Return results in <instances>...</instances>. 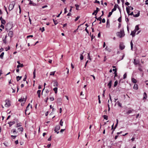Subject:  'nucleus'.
Instances as JSON below:
<instances>
[{"label": "nucleus", "mask_w": 148, "mask_h": 148, "mask_svg": "<svg viewBox=\"0 0 148 148\" xmlns=\"http://www.w3.org/2000/svg\"><path fill=\"white\" fill-rule=\"evenodd\" d=\"M125 35V34L123 31H121L120 32H118L117 33V36H119L120 38L123 37Z\"/></svg>", "instance_id": "f257e3e1"}, {"label": "nucleus", "mask_w": 148, "mask_h": 148, "mask_svg": "<svg viewBox=\"0 0 148 148\" xmlns=\"http://www.w3.org/2000/svg\"><path fill=\"white\" fill-rule=\"evenodd\" d=\"M60 127L59 125L56 126L54 129V131L55 132H56L57 134H58L59 133V132L58 131L60 129Z\"/></svg>", "instance_id": "f03ea898"}, {"label": "nucleus", "mask_w": 148, "mask_h": 148, "mask_svg": "<svg viewBox=\"0 0 148 148\" xmlns=\"http://www.w3.org/2000/svg\"><path fill=\"white\" fill-rule=\"evenodd\" d=\"M5 105L6 107H8L10 106V103L9 100H6L5 101Z\"/></svg>", "instance_id": "7ed1b4c3"}, {"label": "nucleus", "mask_w": 148, "mask_h": 148, "mask_svg": "<svg viewBox=\"0 0 148 148\" xmlns=\"http://www.w3.org/2000/svg\"><path fill=\"white\" fill-rule=\"evenodd\" d=\"M15 4L12 3L9 5L8 9L10 11L12 10L14 8Z\"/></svg>", "instance_id": "20e7f679"}, {"label": "nucleus", "mask_w": 148, "mask_h": 148, "mask_svg": "<svg viewBox=\"0 0 148 148\" xmlns=\"http://www.w3.org/2000/svg\"><path fill=\"white\" fill-rule=\"evenodd\" d=\"M134 111V109L130 108V109L127 111L126 112L125 114L127 115H129V114Z\"/></svg>", "instance_id": "39448f33"}, {"label": "nucleus", "mask_w": 148, "mask_h": 148, "mask_svg": "<svg viewBox=\"0 0 148 148\" xmlns=\"http://www.w3.org/2000/svg\"><path fill=\"white\" fill-rule=\"evenodd\" d=\"M125 46L123 44L121 43L119 45V48L121 50H122L125 48Z\"/></svg>", "instance_id": "423d86ee"}, {"label": "nucleus", "mask_w": 148, "mask_h": 148, "mask_svg": "<svg viewBox=\"0 0 148 148\" xmlns=\"http://www.w3.org/2000/svg\"><path fill=\"white\" fill-rule=\"evenodd\" d=\"M8 35L10 38L12 37L13 35V32L12 31H10L8 33Z\"/></svg>", "instance_id": "0eeeda50"}, {"label": "nucleus", "mask_w": 148, "mask_h": 148, "mask_svg": "<svg viewBox=\"0 0 148 148\" xmlns=\"http://www.w3.org/2000/svg\"><path fill=\"white\" fill-rule=\"evenodd\" d=\"M99 10V8H97L96 10L94 11V12L92 13V14L94 15L95 14V15H96L97 13H98Z\"/></svg>", "instance_id": "6e6552de"}, {"label": "nucleus", "mask_w": 148, "mask_h": 148, "mask_svg": "<svg viewBox=\"0 0 148 148\" xmlns=\"http://www.w3.org/2000/svg\"><path fill=\"white\" fill-rule=\"evenodd\" d=\"M117 6H118V5L117 4H115L114 5V8L112 9V12H113L114 11L116 10V8L117 7Z\"/></svg>", "instance_id": "1a4fd4ad"}, {"label": "nucleus", "mask_w": 148, "mask_h": 148, "mask_svg": "<svg viewBox=\"0 0 148 148\" xmlns=\"http://www.w3.org/2000/svg\"><path fill=\"white\" fill-rule=\"evenodd\" d=\"M110 27V21L109 19H108L107 20L106 26V27L107 28H109Z\"/></svg>", "instance_id": "9d476101"}, {"label": "nucleus", "mask_w": 148, "mask_h": 148, "mask_svg": "<svg viewBox=\"0 0 148 148\" xmlns=\"http://www.w3.org/2000/svg\"><path fill=\"white\" fill-rule=\"evenodd\" d=\"M133 63L134 65H136L139 64V61L138 60H136V59H134Z\"/></svg>", "instance_id": "9b49d317"}, {"label": "nucleus", "mask_w": 148, "mask_h": 148, "mask_svg": "<svg viewBox=\"0 0 148 148\" xmlns=\"http://www.w3.org/2000/svg\"><path fill=\"white\" fill-rule=\"evenodd\" d=\"M136 32V31L135 30L132 31L131 32L130 35H132V37H134L135 36V34Z\"/></svg>", "instance_id": "f8f14e48"}, {"label": "nucleus", "mask_w": 148, "mask_h": 148, "mask_svg": "<svg viewBox=\"0 0 148 148\" xmlns=\"http://www.w3.org/2000/svg\"><path fill=\"white\" fill-rule=\"evenodd\" d=\"M112 83V80H110L109 83L107 85L108 86L109 88H110L111 87Z\"/></svg>", "instance_id": "ddd939ff"}, {"label": "nucleus", "mask_w": 148, "mask_h": 148, "mask_svg": "<svg viewBox=\"0 0 148 148\" xmlns=\"http://www.w3.org/2000/svg\"><path fill=\"white\" fill-rule=\"evenodd\" d=\"M15 123V121H11L8 123L9 124V126H11L13 125Z\"/></svg>", "instance_id": "4468645a"}, {"label": "nucleus", "mask_w": 148, "mask_h": 148, "mask_svg": "<svg viewBox=\"0 0 148 148\" xmlns=\"http://www.w3.org/2000/svg\"><path fill=\"white\" fill-rule=\"evenodd\" d=\"M41 91L40 90H38L37 92V93L38 95V97L39 98H40V97Z\"/></svg>", "instance_id": "2eb2a0df"}, {"label": "nucleus", "mask_w": 148, "mask_h": 148, "mask_svg": "<svg viewBox=\"0 0 148 148\" xmlns=\"http://www.w3.org/2000/svg\"><path fill=\"white\" fill-rule=\"evenodd\" d=\"M132 81L133 83L134 84H136L137 82L136 80L134 78H132Z\"/></svg>", "instance_id": "dca6fc26"}, {"label": "nucleus", "mask_w": 148, "mask_h": 148, "mask_svg": "<svg viewBox=\"0 0 148 148\" xmlns=\"http://www.w3.org/2000/svg\"><path fill=\"white\" fill-rule=\"evenodd\" d=\"M133 88L135 90H137L138 89V85L137 84H134L133 87Z\"/></svg>", "instance_id": "f3484780"}, {"label": "nucleus", "mask_w": 148, "mask_h": 148, "mask_svg": "<svg viewBox=\"0 0 148 148\" xmlns=\"http://www.w3.org/2000/svg\"><path fill=\"white\" fill-rule=\"evenodd\" d=\"M140 15V12H139V11H138V13H137V14H134L133 15V16L134 17H138V16H139Z\"/></svg>", "instance_id": "a211bd4d"}, {"label": "nucleus", "mask_w": 148, "mask_h": 148, "mask_svg": "<svg viewBox=\"0 0 148 148\" xmlns=\"http://www.w3.org/2000/svg\"><path fill=\"white\" fill-rule=\"evenodd\" d=\"M24 66V65L23 64H20L18 65L17 66V68H18L19 67H23Z\"/></svg>", "instance_id": "6ab92c4d"}, {"label": "nucleus", "mask_w": 148, "mask_h": 148, "mask_svg": "<svg viewBox=\"0 0 148 148\" xmlns=\"http://www.w3.org/2000/svg\"><path fill=\"white\" fill-rule=\"evenodd\" d=\"M12 132H13V133L14 134H17V132H16L15 129H14L12 130Z\"/></svg>", "instance_id": "aec40b11"}, {"label": "nucleus", "mask_w": 148, "mask_h": 148, "mask_svg": "<svg viewBox=\"0 0 148 148\" xmlns=\"http://www.w3.org/2000/svg\"><path fill=\"white\" fill-rule=\"evenodd\" d=\"M144 97L143 99H146V98H147V94L145 92H144Z\"/></svg>", "instance_id": "412c9836"}, {"label": "nucleus", "mask_w": 148, "mask_h": 148, "mask_svg": "<svg viewBox=\"0 0 148 148\" xmlns=\"http://www.w3.org/2000/svg\"><path fill=\"white\" fill-rule=\"evenodd\" d=\"M84 52V51H83V53H82L81 54H80V58L81 60H83L84 59V56H83V54Z\"/></svg>", "instance_id": "4be33fe9"}, {"label": "nucleus", "mask_w": 148, "mask_h": 148, "mask_svg": "<svg viewBox=\"0 0 148 148\" xmlns=\"http://www.w3.org/2000/svg\"><path fill=\"white\" fill-rule=\"evenodd\" d=\"M22 76H18L16 77V80L17 81H18L19 80H20Z\"/></svg>", "instance_id": "5701e85b"}, {"label": "nucleus", "mask_w": 148, "mask_h": 148, "mask_svg": "<svg viewBox=\"0 0 148 148\" xmlns=\"http://www.w3.org/2000/svg\"><path fill=\"white\" fill-rule=\"evenodd\" d=\"M54 86H58V83L57 81H55L53 83Z\"/></svg>", "instance_id": "b1692460"}, {"label": "nucleus", "mask_w": 148, "mask_h": 148, "mask_svg": "<svg viewBox=\"0 0 148 148\" xmlns=\"http://www.w3.org/2000/svg\"><path fill=\"white\" fill-rule=\"evenodd\" d=\"M36 69H34V71L33 72V78L34 79L36 77Z\"/></svg>", "instance_id": "393cba45"}, {"label": "nucleus", "mask_w": 148, "mask_h": 148, "mask_svg": "<svg viewBox=\"0 0 148 148\" xmlns=\"http://www.w3.org/2000/svg\"><path fill=\"white\" fill-rule=\"evenodd\" d=\"M139 28L138 25H136L135 27V29L134 30L136 31V32L139 29Z\"/></svg>", "instance_id": "a878e982"}, {"label": "nucleus", "mask_w": 148, "mask_h": 148, "mask_svg": "<svg viewBox=\"0 0 148 148\" xmlns=\"http://www.w3.org/2000/svg\"><path fill=\"white\" fill-rule=\"evenodd\" d=\"M53 90L55 92V93H57V92L58 88L57 87H55L53 89Z\"/></svg>", "instance_id": "bb28decb"}, {"label": "nucleus", "mask_w": 148, "mask_h": 148, "mask_svg": "<svg viewBox=\"0 0 148 148\" xmlns=\"http://www.w3.org/2000/svg\"><path fill=\"white\" fill-rule=\"evenodd\" d=\"M4 55V52H3L1 53L0 55V57L1 59L3 58V56Z\"/></svg>", "instance_id": "cd10ccee"}, {"label": "nucleus", "mask_w": 148, "mask_h": 148, "mask_svg": "<svg viewBox=\"0 0 148 148\" xmlns=\"http://www.w3.org/2000/svg\"><path fill=\"white\" fill-rule=\"evenodd\" d=\"M126 10L127 12V13L128 15H129V14H130V9L128 8L127 7L126 8Z\"/></svg>", "instance_id": "c85d7f7f"}, {"label": "nucleus", "mask_w": 148, "mask_h": 148, "mask_svg": "<svg viewBox=\"0 0 148 148\" xmlns=\"http://www.w3.org/2000/svg\"><path fill=\"white\" fill-rule=\"evenodd\" d=\"M1 23L2 24H4V25L5 23H6L4 19L1 20Z\"/></svg>", "instance_id": "c756f323"}, {"label": "nucleus", "mask_w": 148, "mask_h": 148, "mask_svg": "<svg viewBox=\"0 0 148 148\" xmlns=\"http://www.w3.org/2000/svg\"><path fill=\"white\" fill-rule=\"evenodd\" d=\"M130 45H131V50H132L133 49V44L132 41H131L130 42Z\"/></svg>", "instance_id": "7c9ffc66"}, {"label": "nucleus", "mask_w": 148, "mask_h": 148, "mask_svg": "<svg viewBox=\"0 0 148 148\" xmlns=\"http://www.w3.org/2000/svg\"><path fill=\"white\" fill-rule=\"evenodd\" d=\"M55 72H56V71H53V72H51L50 73V75H54L55 73Z\"/></svg>", "instance_id": "2f4dec72"}, {"label": "nucleus", "mask_w": 148, "mask_h": 148, "mask_svg": "<svg viewBox=\"0 0 148 148\" xmlns=\"http://www.w3.org/2000/svg\"><path fill=\"white\" fill-rule=\"evenodd\" d=\"M103 117L104 119H105L106 120H107L108 119V116H107L106 115H104L103 116Z\"/></svg>", "instance_id": "473e14b6"}, {"label": "nucleus", "mask_w": 148, "mask_h": 148, "mask_svg": "<svg viewBox=\"0 0 148 148\" xmlns=\"http://www.w3.org/2000/svg\"><path fill=\"white\" fill-rule=\"evenodd\" d=\"M62 101V99L61 98H58L57 99V101L58 102L61 103Z\"/></svg>", "instance_id": "72a5a7b5"}, {"label": "nucleus", "mask_w": 148, "mask_h": 148, "mask_svg": "<svg viewBox=\"0 0 148 148\" xmlns=\"http://www.w3.org/2000/svg\"><path fill=\"white\" fill-rule=\"evenodd\" d=\"M18 130L19 131H21L22 132L23 131V127H19L18 129Z\"/></svg>", "instance_id": "f704fd0d"}, {"label": "nucleus", "mask_w": 148, "mask_h": 148, "mask_svg": "<svg viewBox=\"0 0 148 148\" xmlns=\"http://www.w3.org/2000/svg\"><path fill=\"white\" fill-rule=\"evenodd\" d=\"M118 84V81H116L114 82V87H115Z\"/></svg>", "instance_id": "c9c22d12"}, {"label": "nucleus", "mask_w": 148, "mask_h": 148, "mask_svg": "<svg viewBox=\"0 0 148 148\" xmlns=\"http://www.w3.org/2000/svg\"><path fill=\"white\" fill-rule=\"evenodd\" d=\"M53 21L55 25H56L58 23V22L57 21L55 20L54 19H53Z\"/></svg>", "instance_id": "e433bc0d"}, {"label": "nucleus", "mask_w": 148, "mask_h": 148, "mask_svg": "<svg viewBox=\"0 0 148 148\" xmlns=\"http://www.w3.org/2000/svg\"><path fill=\"white\" fill-rule=\"evenodd\" d=\"M63 122L62 121V119H61L60 121V124L61 126H63Z\"/></svg>", "instance_id": "4c0bfd02"}, {"label": "nucleus", "mask_w": 148, "mask_h": 148, "mask_svg": "<svg viewBox=\"0 0 148 148\" xmlns=\"http://www.w3.org/2000/svg\"><path fill=\"white\" fill-rule=\"evenodd\" d=\"M113 12H112V11H111V12H109V14H108V17H110V16L112 15V13Z\"/></svg>", "instance_id": "58836bf2"}, {"label": "nucleus", "mask_w": 148, "mask_h": 148, "mask_svg": "<svg viewBox=\"0 0 148 148\" xmlns=\"http://www.w3.org/2000/svg\"><path fill=\"white\" fill-rule=\"evenodd\" d=\"M75 7H76V10H79V5L77 4H76L75 5Z\"/></svg>", "instance_id": "ea45409f"}, {"label": "nucleus", "mask_w": 148, "mask_h": 148, "mask_svg": "<svg viewBox=\"0 0 148 148\" xmlns=\"http://www.w3.org/2000/svg\"><path fill=\"white\" fill-rule=\"evenodd\" d=\"M127 77L126 73H125L123 75V79H125Z\"/></svg>", "instance_id": "a19ab883"}, {"label": "nucleus", "mask_w": 148, "mask_h": 148, "mask_svg": "<svg viewBox=\"0 0 148 148\" xmlns=\"http://www.w3.org/2000/svg\"><path fill=\"white\" fill-rule=\"evenodd\" d=\"M88 58L89 59V60H91V59L90 57V53H88Z\"/></svg>", "instance_id": "79ce46f5"}, {"label": "nucleus", "mask_w": 148, "mask_h": 148, "mask_svg": "<svg viewBox=\"0 0 148 148\" xmlns=\"http://www.w3.org/2000/svg\"><path fill=\"white\" fill-rule=\"evenodd\" d=\"M40 29L41 31L42 32H43L45 31V28L44 27H42V28H40Z\"/></svg>", "instance_id": "37998d69"}, {"label": "nucleus", "mask_w": 148, "mask_h": 148, "mask_svg": "<svg viewBox=\"0 0 148 148\" xmlns=\"http://www.w3.org/2000/svg\"><path fill=\"white\" fill-rule=\"evenodd\" d=\"M118 20L119 22H121V16L120 17L118 18Z\"/></svg>", "instance_id": "c03bdc74"}, {"label": "nucleus", "mask_w": 148, "mask_h": 148, "mask_svg": "<svg viewBox=\"0 0 148 148\" xmlns=\"http://www.w3.org/2000/svg\"><path fill=\"white\" fill-rule=\"evenodd\" d=\"M80 16H78L75 19V21H77L78 20Z\"/></svg>", "instance_id": "a18cd8bd"}, {"label": "nucleus", "mask_w": 148, "mask_h": 148, "mask_svg": "<svg viewBox=\"0 0 148 148\" xmlns=\"http://www.w3.org/2000/svg\"><path fill=\"white\" fill-rule=\"evenodd\" d=\"M16 136H13V135L11 136V137L13 139H15Z\"/></svg>", "instance_id": "49530a36"}, {"label": "nucleus", "mask_w": 148, "mask_h": 148, "mask_svg": "<svg viewBox=\"0 0 148 148\" xmlns=\"http://www.w3.org/2000/svg\"><path fill=\"white\" fill-rule=\"evenodd\" d=\"M97 20H99L100 21H101V16H100L98 18H97Z\"/></svg>", "instance_id": "de8ad7c7"}, {"label": "nucleus", "mask_w": 148, "mask_h": 148, "mask_svg": "<svg viewBox=\"0 0 148 148\" xmlns=\"http://www.w3.org/2000/svg\"><path fill=\"white\" fill-rule=\"evenodd\" d=\"M51 101H53L54 100V98L53 97H50L49 98Z\"/></svg>", "instance_id": "09e8293b"}, {"label": "nucleus", "mask_w": 148, "mask_h": 148, "mask_svg": "<svg viewBox=\"0 0 148 148\" xmlns=\"http://www.w3.org/2000/svg\"><path fill=\"white\" fill-rule=\"evenodd\" d=\"M26 100V98H23V99H22V102H25V101Z\"/></svg>", "instance_id": "8fccbe9b"}, {"label": "nucleus", "mask_w": 148, "mask_h": 148, "mask_svg": "<svg viewBox=\"0 0 148 148\" xmlns=\"http://www.w3.org/2000/svg\"><path fill=\"white\" fill-rule=\"evenodd\" d=\"M138 69L139 71H142V69L141 67H138Z\"/></svg>", "instance_id": "3c124183"}, {"label": "nucleus", "mask_w": 148, "mask_h": 148, "mask_svg": "<svg viewBox=\"0 0 148 148\" xmlns=\"http://www.w3.org/2000/svg\"><path fill=\"white\" fill-rule=\"evenodd\" d=\"M125 4L126 5H130V3L128 2H126L125 3Z\"/></svg>", "instance_id": "603ef678"}, {"label": "nucleus", "mask_w": 148, "mask_h": 148, "mask_svg": "<svg viewBox=\"0 0 148 148\" xmlns=\"http://www.w3.org/2000/svg\"><path fill=\"white\" fill-rule=\"evenodd\" d=\"M95 3H97L98 4L100 3V2L99 1H98L97 0H95Z\"/></svg>", "instance_id": "864d4df0"}, {"label": "nucleus", "mask_w": 148, "mask_h": 148, "mask_svg": "<svg viewBox=\"0 0 148 148\" xmlns=\"http://www.w3.org/2000/svg\"><path fill=\"white\" fill-rule=\"evenodd\" d=\"M118 124L117 123H116L115 125V126H114V130L116 128Z\"/></svg>", "instance_id": "5fc2aeb1"}, {"label": "nucleus", "mask_w": 148, "mask_h": 148, "mask_svg": "<svg viewBox=\"0 0 148 148\" xmlns=\"http://www.w3.org/2000/svg\"><path fill=\"white\" fill-rule=\"evenodd\" d=\"M106 22L105 20V18H103L102 19V22L103 23H105Z\"/></svg>", "instance_id": "6e6d98bb"}, {"label": "nucleus", "mask_w": 148, "mask_h": 148, "mask_svg": "<svg viewBox=\"0 0 148 148\" xmlns=\"http://www.w3.org/2000/svg\"><path fill=\"white\" fill-rule=\"evenodd\" d=\"M21 126V124L20 123H18L17 124L16 127H18Z\"/></svg>", "instance_id": "4d7b16f0"}, {"label": "nucleus", "mask_w": 148, "mask_h": 148, "mask_svg": "<svg viewBox=\"0 0 148 148\" xmlns=\"http://www.w3.org/2000/svg\"><path fill=\"white\" fill-rule=\"evenodd\" d=\"M15 143L17 145L18 144V140H17L15 141Z\"/></svg>", "instance_id": "13d9d810"}, {"label": "nucleus", "mask_w": 148, "mask_h": 148, "mask_svg": "<svg viewBox=\"0 0 148 148\" xmlns=\"http://www.w3.org/2000/svg\"><path fill=\"white\" fill-rule=\"evenodd\" d=\"M114 77H116L117 76V73L116 71H114Z\"/></svg>", "instance_id": "bf43d9fd"}, {"label": "nucleus", "mask_w": 148, "mask_h": 148, "mask_svg": "<svg viewBox=\"0 0 148 148\" xmlns=\"http://www.w3.org/2000/svg\"><path fill=\"white\" fill-rule=\"evenodd\" d=\"M28 1H29V4H32L33 3L30 0H28Z\"/></svg>", "instance_id": "052dcab7"}, {"label": "nucleus", "mask_w": 148, "mask_h": 148, "mask_svg": "<svg viewBox=\"0 0 148 148\" xmlns=\"http://www.w3.org/2000/svg\"><path fill=\"white\" fill-rule=\"evenodd\" d=\"M117 8H118V9L119 10V12L120 13V14H121V9L119 7V6L118 5V6H117Z\"/></svg>", "instance_id": "680f3d73"}, {"label": "nucleus", "mask_w": 148, "mask_h": 148, "mask_svg": "<svg viewBox=\"0 0 148 148\" xmlns=\"http://www.w3.org/2000/svg\"><path fill=\"white\" fill-rule=\"evenodd\" d=\"M134 15V14H133V12H132L130 14H129V15H133V16Z\"/></svg>", "instance_id": "e2e57ef3"}, {"label": "nucleus", "mask_w": 148, "mask_h": 148, "mask_svg": "<svg viewBox=\"0 0 148 148\" xmlns=\"http://www.w3.org/2000/svg\"><path fill=\"white\" fill-rule=\"evenodd\" d=\"M51 146V144H48L47 146V147H48V148H49Z\"/></svg>", "instance_id": "0e129e2a"}, {"label": "nucleus", "mask_w": 148, "mask_h": 148, "mask_svg": "<svg viewBox=\"0 0 148 148\" xmlns=\"http://www.w3.org/2000/svg\"><path fill=\"white\" fill-rule=\"evenodd\" d=\"M85 30L86 31V32L88 33V34H89V32H88V29H87V27H86L85 29Z\"/></svg>", "instance_id": "69168bd1"}, {"label": "nucleus", "mask_w": 148, "mask_h": 148, "mask_svg": "<svg viewBox=\"0 0 148 148\" xmlns=\"http://www.w3.org/2000/svg\"><path fill=\"white\" fill-rule=\"evenodd\" d=\"M3 40V42L4 43H5V44H6V43H7V42H6V39H5L4 40Z\"/></svg>", "instance_id": "338daca9"}, {"label": "nucleus", "mask_w": 148, "mask_h": 148, "mask_svg": "<svg viewBox=\"0 0 148 148\" xmlns=\"http://www.w3.org/2000/svg\"><path fill=\"white\" fill-rule=\"evenodd\" d=\"M30 37H33V35H29V36H27V38H29Z\"/></svg>", "instance_id": "774afa93"}]
</instances>
